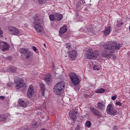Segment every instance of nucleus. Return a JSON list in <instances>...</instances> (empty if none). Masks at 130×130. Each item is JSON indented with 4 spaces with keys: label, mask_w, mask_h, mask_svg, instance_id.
<instances>
[{
    "label": "nucleus",
    "mask_w": 130,
    "mask_h": 130,
    "mask_svg": "<svg viewBox=\"0 0 130 130\" xmlns=\"http://www.w3.org/2000/svg\"><path fill=\"white\" fill-rule=\"evenodd\" d=\"M122 46V44L117 43L116 41H109L106 43L104 46V50L102 53L103 57L106 58H111L113 56V58H116V56L114 53L117 52V50H119Z\"/></svg>",
    "instance_id": "1"
},
{
    "label": "nucleus",
    "mask_w": 130,
    "mask_h": 130,
    "mask_svg": "<svg viewBox=\"0 0 130 130\" xmlns=\"http://www.w3.org/2000/svg\"><path fill=\"white\" fill-rule=\"evenodd\" d=\"M66 88V82L60 81L57 83L53 88V92L56 95H60L63 92V90Z\"/></svg>",
    "instance_id": "2"
},
{
    "label": "nucleus",
    "mask_w": 130,
    "mask_h": 130,
    "mask_svg": "<svg viewBox=\"0 0 130 130\" xmlns=\"http://www.w3.org/2000/svg\"><path fill=\"white\" fill-rule=\"evenodd\" d=\"M99 55L98 50H92V49H87L85 53V56L87 59H95Z\"/></svg>",
    "instance_id": "3"
},
{
    "label": "nucleus",
    "mask_w": 130,
    "mask_h": 130,
    "mask_svg": "<svg viewBox=\"0 0 130 130\" xmlns=\"http://www.w3.org/2000/svg\"><path fill=\"white\" fill-rule=\"evenodd\" d=\"M69 76L70 78L71 81L74 86H78L80 83V79L78 75L74 72L69 73Z\"/></svg>",
    "instance_id": "4"
},
{
    "label": "nucleus",
    "mask_w": 130,
    "mask_h": 130,
    "mask_svg": "<svg viewBox=\"0 0 130 130\" xmlns=\"http://www.w3.org/2000/svg\"><path fill=\"white\" fill-rule=\"evenodd\" d=\"M16 84L15 88L16 90H18L19 91H23L24 88L26 87L25 86V83H24V80L19 78L17 80L15 81Z\"/></svg>",
    "instance_id": "5"
},
{
    "label": "nucleus",
    "mask_w": 130,
    "mask_h": 130,
    "mask_svg": "<svg viewBox=\"0 0 130 130\" xmlns=\"http://www.w3.org/2000/svg\"><path fill=\"white\" fill-rule=\"evenodd\" d=\"M20 53H22L25 56L26 58H31L33 56V52L29 51L28 49L22 48H20L19 50Z\"/></svg>",
    "instance_id": "6"
},
{
    "label": "nucleus",
    "mask_w": 130,
    "mask_h": 130,
    "mask_svg": "<svg viewBox=\"0 0 130 130\" xmlns=\"http://www.w3.org/2000/svg\"><path fill=\"white\" fill-rule=\"evenodd\" d=\"M106 112L107 114L114 116L116 115V113H117V111L116 110L112 104H110L107 107Z\"/></svg>",
    "instance_id": "7"
},
{
    "label": "nucleus",
    "mask_w": 130,
    "mask_h": 130,
    "mask_svg": "<svg viewBox=\"0 0 130 130\" xmlns=\"http://www.w3.org/2000/svg\"><path fill=\"white\" fill-rule=\"evenodd\" d=\"M8 31L11 33L12 35H15L16 36L18 35H22L21 31L17 29L16 27L13 26H9L8 29Z\"/></svg>",
    "instance_id": "8"
},
{
    "label": "nucleus",
    "mask_w": 130,
    "mask_h": 130,
    "mask_svg": "<svg viewBox=\"0 0 130 130\" xmlns=\"http://www.w3.org/2000/svg\"><path fill=\"white\" fill-rule=\"evenodd\" d=\"M0 49H1L2 51L8 50V49H9V44H8V43L0 41Z\"/></svg>",
    "instance_id": "9"
},
{
    "label": "nucleus",
    "mask_w": 130,
    "mask_h": 130,
    "mask_svg": "<svg viewBox=\"0 0 130 130\" xmlns=\"http://www.w3.org/2000/svg\"><path fill=\"white\" fill-rule=\"evenodd\" d=\"M33 94H34V87L32 85H30L27 89V96L29 98H31L32 96H33Z\"/></svg>",
    "instance_id": "10"
},
{
    "label": "nucleus",
    "mask_w": 130,
    "mask_h": 130,
    "mask_svg": "<svg viewBox=\"0 0 130 130\" xmlns=\"http://www.w3.org/2000/svg\"><path fill=\"white\" fill-rule=\"evenodd\" d=\"M34 28L35 30L37 31V33H41V34L44 33L43 27H42V26L38 24H36L34 25Z\"/></svg>",
    "instance_id": "11"
},
{
    "label": "nucleus",
    "mask_w": 130,
    "mask_h": 130,
    "mask_svg": "<svg viewBox=\"0 0 130 130\" xmlns=\"http://www.w3.org/2000/svg\"><path fill=\"white\" fill-rule=\"evenodd\" d=\"M69 115L72 119H76V118L79 117V113H78L77 111H71L69 112Z\"/></svg>",
    "instance_id": "12"
},
{
    "label": "nucleus",
    "mask_w": 130,
    "mask_h": 130,
    "mask_svg": "<svg viewBox=\"0 0 130 130\" xmlns=\"http://www.w3.org/2000/svg\"><path fill=\"white\" fill-rule=\"evenodd\" d=\"M78 53H77V51L76 50H73L69 52V55L71 58L74 59L75 57H77V55Z\"/></svg>",
    "instance_id": "13"
},
{
    "label": "nucleus",
    "mask_w": 130,
    "mask_h": 130,
    "mask_svg": "<svg viewBox=\"0 0 130 130\" xmlns=\"http://www.w3.org/2000/svg\"><path fill=\"white\" fill-rule=\"evenodd\" d=\"M18 104H19L21 107H26L28 103H27V101L23 100L22 99H20L18 100Z\"/></svg>",
    "instance_id": "14"
},
{
    "label": "nucleus",
    "mask_w": 130,
    "mask_h": 130,
    "mask_svg": "<svg viewBox=\"0 0 130 130\" xmlns=\"http://www.w3.org/2000/svg\"><path fill=\"white\" fill-rule=\"evenodd\" d=\"M98 109H99V110H101L102 111H103L105 109V104L104 103H98Z\"/></svg>",
    "instance_id": "15"
},
{
    "label": "nucleus",
    "mask_w": 130,
    "mask_h": 130,
    "mask_svg": "<svg viewBox=\"0 0 130 130\" xmlns=\"http://www.w3.org/2000/svg\"><path fill=\"white\" fill-rule=\"evenodd\" d=\"M34 23L35 24H42V23H43V20H42V19H40L39 18V17H37V16H35L34 18Z\"/></svg>",
    "instance_id": "16"
},
{
    "label": "nucleus",
    "mask_w": 130,
    "mask_h": 130,
    "mask_svg": "<svg viewBox=\"0 0 130 130\" xmlns=\"http://www.w3.org/2000/svg\"><path fill=\"white\" fill-rule=\"evenodd\" d=\"M55 21L56 22H59L62 20V18H63V16L62 14H60L59 13L55 14Z\"/></svg>",
    "instance_id": "17"
},
{
    "label": "nucleus",
    "mask_w": 130,
    "mask_h": 130,
    "mask_svg": "<svg viewBox=\"0 0 130 130\" xmlns=\"http://www.w3.org/2000/svg\"><path fill=\"white\" fill-rule=\"evenodd\" d=\"M68 30V28L67 27V25H64L62 26L59 29V34L61 35V34H64Z\"/></svg>",
    "instance_id": "18"
},
{
    "label": "nucleus",
    "mask_w": 130,
    "mask_h": 130,
    "mask_svg": "<svg viewBox=\"0 0 130 130\" xmlns=\"http://www.w3.org/2000/svg\"><path fill=\"white\" fill-rule=\"evenodd\" d=\"M90 110L92 111V112L94 113V115L100 116V112H99L98 110H96L93 107H91Z\"/></svg>",
    "instance_id": "19"
},
{
    "label": "nucleus",
    "mask_w": 130,
    "mask_h": 130,
    "mask_svg": "<svg viewBox=\"0 0 130 130\" xmlns=\"http://www.w3.org/2000/svg\"><path fill=\"white\" fill-rule=\"evenodd\" d=\"M44 81L46 82L48 84H49L51 82V77L49 74H47L44 77Z\"/></svg>",
    "instance_id": "20"
},
{
    "label": "nucleus",
    "mask_w": 130,
    "mask_h": 130,
    "mask_svg": "<svg viewBox=\"0 0 130 130\" xmlns=\"http://www.w3.org/2000/svg\"><path fill=\"white\" fill-rule=\"evenodd\" d=\"M110 32H111V27H110V26H109L105 28L104 34L106 36L109 35Z\"/></svg>",
    "instance_id": "21"
},
{
    "label": "nucleus",
    "mask_w": 130,
    "mask_h": 130,
    "mask_svg": "<svg viewBox=\"0 0 130 130\" xmlns=\"http://www.w3.org/2000/svg\"><path fill=\"white\" fill-rule=\"evenodd\" d=\"M104 92H105L104 88H100L95 90V93L97 94H101L102 93H104Z\"/></svg>",
    "instance_id": "22"
},
{
    "label": "nucleus",
    "mask_w": 130,
    "mask_h": 130,
    "mask_svg": "<svg viewBox=\"0 0 130 130\" xmlns=\"http://www.w3.org/2000/svg\"><path fill=\"white\" fill-rule=\"evenodd\" d=\"M8 117L5 115H0V121H6Z\"/></svg>",
    "instance_id": "23"
},
{
    "label": "nucleus",
    "mask_w": 130,
    "mask_h": 130,
    "mask_svg": "<svg viewBox=\"0 0 130 130\" xmlns=\"http://www.w3.org/2000/svg\"><path fill=\"white\" fill-rule=\"evenodd\" d=\"M31 130H35L37 127H38V125H37V123L35 124H32L30 125Z\"/></svg>",
    "instance_id": "24"
},
{
    "label": "nucleus",
    "mask_w": 130,
    "mask_h": 130,
    "mask_svg": "<svg viewBox=\"0 0 130 130\" xmlns=\"http://www.w3.org/2000/svg\"><path fill=\"white\" fill-rule=\"evenodd\" d=\"M49 19L50 20V21H54V20H55V15H54L53 14H51L49 16Z\"/></svg>",
    "instance_id": "25"
},
{
    "label": "nucleus",
    "mask_w": 130,
    "mask_h": 130,
    "mask_svg": "<svg viewBox=\"0 0 130 130\" xmlns=\"http://www.w3.org/2000/svg\"><path fill=\"white\" fill-rule=\"evenodd\" d=\"M123 24V22H122V21H120V20L117 21L116 26H117V27H120V26H121Z\"/></svg>",
    "instance_id": "26"
},
{
    "label": "nucleus",
    "mask_w": 130,
    "mask_h": 130,
    "mask_svg": "<svg viewBox=\"0 0 130 130\" xmlns=\"http://www.w3.org/2000/svg\"><path fill=\"white\" fill-rule=\"evenodd\" d=\"M40 86L41 88V91H45V87H44V84L40 83Z\"/></svg>",
    "instance_id": "27"
},
{
    "label": "nucleus",
    "mask_w": 130,
    "mask_h": 130,
    "mask_svg": "<svg viewBox=\"0 0 130 130\" xmlns=\"http://www.w3.org/2000/svg\"><path fill=\"white\" fill-rule=\"evenodd\" d=\"M93 69L94 71H99L100 70V67L97 65L93 66Z\"/></svg>",
    "instance_id": "28"
},
{
    "label": "nucleus",
    "mask_w": 130,
    "mask_h": 130,
    "mask_svg": "<svg viewBox=\"0 0 130 130\" xmlns=\"http://www.w3.org/2000/svg\"><path fill=\"white\" fill-rule=\"evenodd\" d=\"M85 125L87 127H90V126H91V121H86L85 123Z\"/></svg>",
    "instance_id": "29"
},
{
    "label": "nucleus",
    "mask_w": 130,
    "mask_h": 130,
    "mask_svg": "<svg viewBox=\"0 0 130 130\" xmlns=\"http://www.w3.org/2000/svg\"><path fill=\"white\" fill-rule=\"evenodd\" d=\"M32 49H33L34 51H35V52H36V53H39V51H38V50L37 49V48H36V47L32 46Z\"/></svg>",
    "instance_id": "30"
},
{
    "label": "nucleus",
    "mask_w": 130,
    "mask_h": 130,
    "mask_svg": "<svg viewBox=\"0 0 130 130\" xmlns=\"http://www.w3.org/2000/svg\"><path fill=\"white\" fill-rule=\"evenodd\" d=\"M45 90H41V95H42V98H45Z\"/></svg>",
    "instance_id": "31"
},
{
    "label": "nucleus",
    "mask_w": 130,
    "mask_h": 130,
    "mask_svg": "<svg viewBox=\"0 0 130 130\" xmlns=\"http://www.w3.org/2000/svg\"><path fill=\"white\" fill-rule=\"evenodd\" d=\"M66 48H68L69 50H71V45L69 43H66Z\"/></svg>",
    "instance_id": "32"
},
{
    "label": "nucleus",
    "mask_w": 130,
    "mask_h": 130,
    "mask_svg": "<svg viewBox=\"0 0 130 130\" xmlns=\"http://www.w3.org/2000/svg\"><path fill=\"white\" fill-rule=\"evenodd\" d=\"M82 126H80V125H78L76 127L75 130H82Z\"/></svg>",
    "instance_id": "33"
},
{
    "label": "nucleus",
    "mask_w": 130,
    "mask_h": 130,
    "mask_svg": "<svg viewBox=\"0 0 130 130\" xmlns=\"http://www.w3.org/2000/svg\"><path fill=\"white\" fill-rule=\"evenodd\" d=\"M81 5H82V3H81V2H78L76 5V8H79Z\"/></svg>",
    "instance_id": "34"
},
{
    "label": "nucleus",
    "mask_w": 130,
    "mask_h": 130,
    "mask_svg": "<svg viewBox=\"0 0 130 130\" xmlns=\"http://www.w3.org/2000/svg\"><path fill=\"white\" fill-rule=\"evenodd\" d=\"M116 105H118L119 106H121V105H122V104H121V103L119 102H116Z\"/></svg>",
    "instance_id": "35"
},
{
    "label": "nucleus",
    "mask_w": 130,
    "mask_h": 130,
    "mask_svg": "<svg viewBox=\"0 0 130 130\" xmlns=\"http://www.w3.org/2000/svg\"><path fill=\"white\" fill-rule=\"evenodd\" d=\"M92 27H90V26H88L87 30H88V32H91L92 31Z\"/></svg>",
    "instance_id": "36"
},
{
    "label": "nucleus",
    "mask_w": 130,
    "mask_h": 130,
    "mask_svg": "<svg viewBox=\"0 0 130 130\" xmlns=\"http://www.w3.org/2000/svg\"><path fill=\"white\" fill-rule=\"evenodd\" d=\"M45 1V0H38L39 3V4H43V3H44V1Z\"/></svg>",
    "instance_id": "37"
},
{
    "label": "nucleus",
    "mask_w": 130,
    "mask_h": 130,
    "mask_svg": "<svg viewBox=\"0 0 130 130\" xmlns=\"http://www.w3.org/2000/svg\"><path fill=\"white\" fill-rule=\"evenodd\" d=\"M117 98V95H114V96H112V100H115V99H116Z\"/></svg>",
    "instance_id": "38"
},
{
    "label": "nucleus",
    "mask_w": 130,
    "mask_h": 130,
    "mask_svg": "<svg viewBox=\"0 0 130 130\" xmlns=\"http://www.w3.org/2000/svg\"><path fill=\"white\" fill-rule=\"evenodd\" d=\"M4 34V32L2 31V28L0 27V36H2Z\"/></svg>",
    "instance_id": "39"
},
{
    "label": "nucleus",
    "mask_w": 130,
    "mask_h": 130,
    "mask_svg": "<svg viewBox=\"0 0 130 130\" xmlns=\"http://www.w3.org/2000/svg\"><path fill=\"white\" fill-rule=\"evenodd\" d=\"M11 69H12V72H14L15 71H16V68H14V67H11Z\"/></svg>",
    "instance_id": "40"
},
{
    "label": "nucleus",
    "mask_w": 130,
    "mask_h": 130,
    "mask_svg": "<svg viewBox=\"0 0 130 130\" xmlns=\"http://www.w3.org/2000/svg\"><path fill=\"white\" fill-rule=\"evenodd\" d=\"M113 130H118L117 126H114L113 127Z\"/></svg>",
    "instance_id": "41"
},
{
    "label": "nucleus",
    "mask_w": 130,
    "mask_h": 130,
    "mask_svg": "<svg viewBox=\"0 0 130 130\" xmlns=\"http://www.w3.org/2000/svg\"><path fill=\"white\" fill-rule=\"evenodd\" d=\"M80 19H79V21H80V22H82V21H83L84 20V18H83V17H80Z\"/></svg>",
    "instance_id": "42"
},
{
    "label": "nucleus",
    "mask_w": 130,
    "mask_h": 130,
    "mask_svg": "<svg viewBox=\"0 0 130 130\" xmlns=\"http://www.w3.org/2000/svg\"><path fill=\"white\" fill-rule=\"evenodd\" d=\"M12 85H13V84H12V83H8L7 84V86H8L9 87H11V86H12Z\"/></svg>",
    "instance_id": "43"
},
{
    "label": "nucleus",
    "mask_w": 130,
    "mask_h": 130,
    "mask_svg": "<svg viewBox=\"0 0 130 130\" xmlns=\"http://www.w3.org/2000/svg\"><path fill=\"white\" fill-rule=\"evenodd\" d=\"M84 96L85 97V98H88V97H89V95H88L87 94H85Z\"/></svg>",
    "instance_id": "44"
},
{
    "label": "nucleus",
    "mask_w": 130,
    "mask_h": 130,
    "mask_svg": "<svg viewBox=\"0 0 130 130\" xmlns=\"http://www.w3.org/2000/svg\"><path fill=\"white\" fill-rule=\"evenodd\" d=\"M0 99H5V96H0Z\"/></svg>",
    "instance_id": "45"
},
{
    "label": "nucleus",
    "mask_w": 130,
    "mask_h": 130,
    "mask_svg": "<svg viewBox=\"0 0 130 130\" xmlns=\"http://www.w3.org/2000/svg\"><path fill=\"white\" fill-rule=\"evenodd\" d=\"M76 15L77 16V17H78V16H79V13L76 12Z\"/></svg>",
    "instance_id": "46"
},
{
    "label": "nucleus",
    "mask_w": 130,
    "mask_h": 130,
    "mask_svg": "<svg viewBox=\"0 0 130 130\" xmlns=\"http://www.w3.org/2000/svg\"><path fill=\"white\" fill-rule=\"evenodd\" d=\"M52 70H53V71H54V66H53Z\"/></svg>",
    "instance_id": "47"
},
{
    "label": "nucleus",
    "mask_w": 130,
    "mask_h": 130,
    "mask_svg": "<svg viewBox=\"0 0 130 130\" xmlns=\"http://www.w3.org/2000/svg\"><path fill=\"white\" fill-rule=\"evenodd\" d=\"M82 2L83 4H85V0H82Z\"/></svg>",
    "instance_id": "48"
},
{
    "label": "nucleus",
    "mask_w": 130,
    "mask_h": 130,
    "mask_svg": "<svg viewBox=\"0 0 130 130\" xmlns=\"http://www.w3.org/2000/svg\"><path fill=\"white\" fill-rule=\"evenodd\" d=\"M44 45L45 47V46H46V44H44Z\"/></svg>",
    "instance_id": "49"
},
{
    "label": "nucleus",
    "mask_w": 130,
    "mask_h": 130,
    "mask_svg": "<svg viewBox=\"0 0 130 130\" xmlns=\"http://www.w3.org/2000/svg\"><path fill=\"white\" fill-rule=\"evenodd\" d=\"M43 104H46V103L44 102V103H43Z\"/></svg>",
    "instance_id": "50"
}]
</instances>
